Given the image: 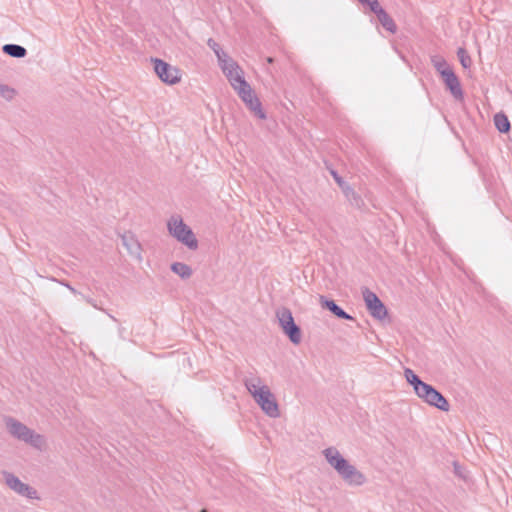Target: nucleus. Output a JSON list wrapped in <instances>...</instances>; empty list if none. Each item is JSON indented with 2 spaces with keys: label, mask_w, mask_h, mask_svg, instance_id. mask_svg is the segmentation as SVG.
<instances>
[{
  "label": "nucleus",
  "mask_w": 512,
  "mask_h": 512,
  "mask_svg": "<svg viewBox=\"0 0 512 512\" xmlns=\"http://www.w3.org/2000/svg\"><path fill=\"white\" fill-rule=\"evenodd\" d=\"M327 466L348 486L359 487L368 481L367 475L352 463L343 452L335 446H328L322 451Z\"/></svg>",
  "instance_id": "f257e3e1"
},
{
  "label": "nucleus",
  "mask_w": 512,
  "mask_h": 512,
  "mask_svg": "<svg viewBox=\"0 0 512 512\" xmlns=\"http://www.w3.org/2000/svg\"><path fill=\"white\" fill-rule=\"evenodd\" d=\"M403 377L412 388L414 396L421 402L441 412L450 410L449 401L432 385L422 381L413 370L406 368Z\"/></svg>",
  "instance_id": "f03ea898"
},
{
  "label": "nucleus",
  "mask_w": 512,
  "mask_h": 512,
  "mask_svg": "<svg viewBox=\"0 0 512 512\" xmlns=\"http://www.w3.org/2000/svg\"><path fill=\"white\" fill-rule=\"evenodd\" d=\"M247 389L255 403L266 416L272 419H277L281 416L280 404L267 385L260 381H251L247 384Z\"/></svg>",
  "instance_id": "7ed1b4c3"
},
{
  "label": "nucleus",
  "mask_w": 512,
  "mask_h": 512,
  "mask_svg": "<svg viewBox=\"0 0 512 512\" xmlns=\"http://www.w3.org/2000/svg\"><path fill=\"white\" fill-rule=\"evenodd\" d=\"M168 235L190 251H196L200 242L193 229L180 215H171L166 221Z\"/></svg>",
  "instance_id": "20e7f679"
},
{
  "label": "nucleus",
  "mask_w": 512,
  "mask_h": 512,
  "mask_svg": "<svg viewBox=\"0 0 512 512\" xmlns=\"http://www.w3.org/2000/svg\"><path fill=\"white\" fill-rule=\"evenodd\" d=\"M149 64L161 84L171 87L182 82L183 72L178 65L157 56L150 57Z\"/></svg>",
  "instance_id": "39448f33"
},
{
  "label": "nucleus",
  "mask_w": 512,
  "mask_h": 512,
  "mask_svg": "<svg viewBox=\"0 0 512 512\" xmlns=\"http://www.w3.org/2000/svg\"><path fill=\"white\" fill-rule=\"evenodd\" d=\"M364 307L369 316L378 323H387L391 320V312L380 296L370 288L361 290Z\"/></svg>",
  "instance_id": "423d86ee"
},
{
  "label": "nucleus",
  "mask_w": 512,
  "mask_h": 512,
  "mask_svg": "<svg viewBox=\"0 0 512 512\" xmlns=\"http://www.w3.org/2000/svg\"><path fill=\"white\" fill-rule=\"evenodd\" d=\"M276 319L285 337L294 345H299L303 340V332L292 312L287 308L279 309L276 312Z\"/></svg>",
  "instance_id": "0eeeda50"
},
{
  "label": "nucleus",
  "mask_w": 512,
  "mask_h": 512,
  "mask_svg": "<svg viewBox=\"0 0 512 512\" xmlns=\"http://www.w3.org/2000/svg\"><path fill=\"white\" fill-rule=\"evenodd\" d=\"M5 429L6 431L13 437L24 441L28 444L37 446L41 443L42 438L39 434L34 432L32 429L27 427L22 422L13 419V418H7L5 419Z\"/></svg>",
  "instance_id": "6e6552de"
},
{
  "label": "nucleus",
  "mask_w": 512,
  "mask_h": 512,
  "mask_svg": "<svg viewBox=\"0 0 512 512\" xmlns=\"http://www.w3.org/2000/svg\"><path fill=\"white\" fill-rule=\"evenodd\" d=\"M232 89L254 114L264 116L262 104L246 79L232 86Z\"/></svg>",
  "instance_id": "1a4fd4ad"
},
{
  "label": "nucleus",
  "mask_w": 512,
  "mask_h": 512,
  "mask_svg": "<svg viewBox=\"0 0 512 512\" xmlns=\"http://www.w3.org/2000/svg\"><path fill=\"white\" fill-rule=\"evenodd\" d=\"M217 59L220 69L231 87L245 80L243 70L233 59L219 52H217Z\"/></svg>",
  "instance_id": "9d476101"
},
{
  "label": "nucleus",
  "mask_w": 512,
  "mask_h": 512,
  "mask_svg": "<svg viewBox=\"0 0 512 512\" xmlns=\"http://www.w3.org/2000/svg\"><path fill=\"white\" fill-rule=\"evenodd\" d=\"M4 483L7 488L19 496L28 499L39 498L38 491L33 486L12 473H7L4 475Z\"/></svg>",
  "instance_id": "9b49d317"
},
{
  "label": "nucleus",
  "mask_w": 512,
  "mask_h": 512,
  "mask_svg": "<svg viewBox=\"0 0 512 512\" xmlns=\"http://www.w3.org/2000/svg\"><path fill=\"white\" fill-rule=\"evenodd\" d=\"M170 268L174 275L183 280L190 279L193 276V268L185 262H173Z\"/></svg>",
  "instance_id": "f8f14e48"
},
{
  "label": "nucleus",
  "mask_w": 512,
  "mask_h": 512,
  "mask_svg": "<svg viewBox=\"0 0 512 512\" xmlns=\"http://www.w3.org/2000/svg\"><path fill=\"white\" fill-rule=\"evenodd\" d=\"M321 305L324 309L330 311L334 316L345 319V320H352V317L348 315L338 304L329 299H324L321 301Z\"/></svg>",
  "instance_id": "ddd939ff"
},
{
  "label": "nucleus",
  "mask_w": 512,
  "mask_h": 512,
  "mask_svg": "<svg viewBox=\"0 0 512 512\" xmlns=\"http://www.w3.org/2000/svg\"><path fill=\"white\" fill-rule=\"evenodd\" d=\"M123 247L125 248L126 253L134 258L140 259L142 255L141 245L132 238H123Z\"/></svg>",
  "instance_id": "4468645a"
},
{
  "label": "nucleus",
  "mask_w": 512,
  "mask_h": 512,
  "mask_svg": "<svg viewBox=\"0 0 512 512\" xmlns=\"http://www.w3.org/2000/svg\"><path fill=\"white\" fill-rule=\"evenodd\" d=\"M443 76H444L445 81H446L447 85L449 86L451 92L456 97H460L461 90H460L459 82H458L457 78L455 77V75L451 71L447 70V71L443 72Z\"/></svg>",
  "instance_id": "2eb2a0df"
},
{
  "label": "nucleus",
  "mask_w": 512,
  "mask_h": 512,
  "mask_svg": "<svg viewBox=\"0 0 512 512\" xmlns=\"http://www.w3.org/2000/svg\"><path fill=\"white\" fill-rule=\"evenodd\" d=\"M3 51L11 57L21 58L26 51L23 47L15 44H7L3 47Z\"/></svg>",
  "instance_id": "dca6fc26"
},
{
  "label": "nucleus",
  "mask_w": 512,
  "mask_h": 512,
  "mask_svg": "<svg viewBox=\"0 0 512 512\" xmlns=\"http://www.w3.org/2000/svg\"><path fill=\"white\" fill-rule=\"evenodd\" d=\"M494 123H495L496 128L500 132L505 133V132H508L510 129V122H509L507 116H505L504 114H497L494 118Z\"/></svg>",
  "instance_id": "f3484780"
},
{
  "label": "nucleus",
  "mask_w": 512,
  "mask_h": 512,
  "mask_svg": "<svg viewBox=\"0 0 512 512\" xmlns=\"http://www.w3.org/2000/svg\"><path fill=\"white\" fill-rule=\"evenodd\" d=\"M2 92H6L9 96H12L14 94V91L12 89H8V88H3L2 89Z\"/></svg>",
  "instance_id": "a211bd4d"
},
{
  "label": "nucleus",
  "mask_w": 512,
  "mask_h": 512,
  "mask_svg": "<svg viewBox=\"0 0 512 512\" xmlns=\"http://www.w3.org/2000/svg\"><path fill=\"white\" fill-rule=\"evenodd\" d=\"M503 252L505 253L506 256H509L511 254V250L505 247L503 248Z\"/></svg>",
  "instance_id": "6ab92c4d"
},
{
  "label": "nucleus",
  "mask_w": 512,
  "mask_h": 512,
  "mask_svg": "<svg viewBox=\"0 0 512 512\" xmlns=\"http://www.w3.org/2000/svg\"><path fill=\"white\" fill-rule=\"evenodd\" d=\"M332 174H333V177L336 180V182L340 184L341 183V179L335 173H332Z\"/></svg>",
  "instance_id": "aec40b11"
},
{
  "label": "nucleus",
  "mask_w": 512,
  "mask_h": 512,
  "mask_svg": "<svg viewBox=\"0 0 512 512\" xmlns=\"http://www.w3.org/2000/svg\"><path fill=\"white\" fill-rule=\"evenodd\" d=\"M200 512H206V511L202 510V511H200Z\"/></svg>",
  "instance_id": "412c9836"
}]
</instances>
